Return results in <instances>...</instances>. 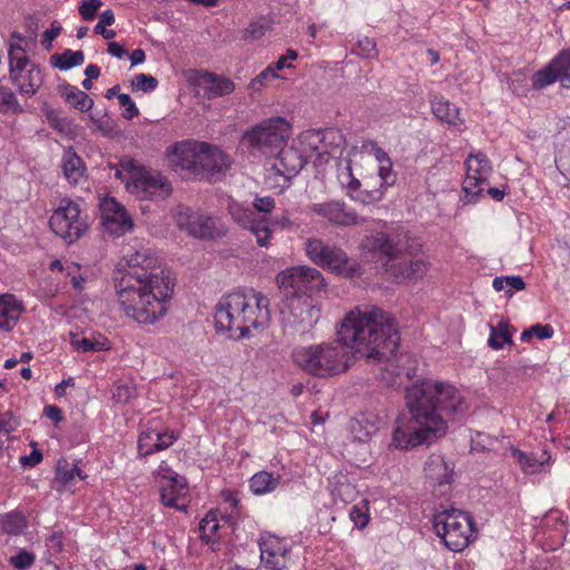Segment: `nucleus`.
<instances>
[{"mask_svg":"<svg viewBox=\"0 0 570 570\" xmlns=\"http://www.w3.org/2000/svg\"><path fill=\"white\" fill-rule=\"evenodd\" d=\"M199 82L204 87L205 96L208 99L223 97L235 90V83L229 78L210 71H204L199 77Z\"/></svg>","mask_w":570,"mask_h":570,"instance_id":"25","label":"nucleus"},{"mask_svg":"<svg viewBox=\"0 0 570 570\" xmlns=\"http://www.w3.org/2000/svg\"><path fill=\"white\" fill-rule=\"evenodd\" d=\"M322 129H312L302 134V141L318 156H323Z\"/></svg>","mask_w":570,"mask_h":570,"instance_id":"49","label":"nucleus"},{"mask_svg":"<svg viewBox=\"0 0 570 570\" xmlns=\"http://www.w3.org/2000/svg\"><path fill=\"white\" fill-rule=\"evenodd\" d=\"M410 419L399 421L392 444L410 450L431 444L448 432V420L463 416L469 404L459 390L449 383L424 379L405 389Z\"/></svg>","mask_w":570,"mask_h":570,"instance_id":"2","label":"nucleus"},{"mask_svg":"<svg viewBox=\"0 0 570 570\" xmlns=\"http://www.w3.org/2000/svg\"><path fill=\"white\" fill-rule=\"evenodd\" d=\"M42 460V453L39 450H33L30 455L23 456L21 462L23 465L35 466Z\"/></svg>","mask_w":570,"mask_h":570,"instance_id":"64","label":"nucleus"},{"mask_svg":"<svg viewBox=\"0 0 570 570\" xmlns=\"http://www.w3.org/2000/svg\"><path fill=\"white\" fill-rule=\"evenodd\" d=\"M275 156L272 169L279 176L291 179L295 177L306 164L301 150L294 147H282Z\"/></svg>","mask_w":570,"mask_h":570,"instance_id":"23","label":"nucleus"},{"mask_svg":"<svg viewBox=\"0 0 570 570\" xmlns=\"http://www.w3.org/2000/svg\"><path fill=\"white\" fill-rule=\"evenodd\" d=\"M312 212L326 218L334 225L351 226L360 223L356 214L347 210L346 205L337 200L314 204Z\"/></svg>","mask_w":570,"mask_h":570,"instance_id":"24","label":"nucleus"},{"mask_svg":"<svg viewBox=\"0 0 570 570\" xmlns=\"http://www.w3.org/2000/svg\"><path fill=\"white\" fill-rule=\"evenodd\" d=\"M202 145L205 147L202 148L198 156L196 178L208 181L216 180L230 168L233 159L218 147L210 146L207 142H202Z\"/></svg>","mask_w":570,"mask_h":570,"instance_id":"16","label":"nucleus"},{"mask_svg":"<svg viewBox=\"0 0 570 570\" xmlns=\"http://www.w3.org/2000/svg\"><path fill=\"white\" fill-rule=\"evenodd\" d=\"M354 51L364 58H374L377 56L376 43L368 37L360 39L357 41V48Z\"/></svg>","mask_w":570,"mask_h":570,"instance_id":"51","label":"nucleus"},{"mask_svg":"<svg viewBox=\"0 0 570 570\" xmlns=\"http://www.w3.org/2000/svg\"><path fill=\"white\" fill-rule=\"evenodd\" d=\"M321 140L323 142V156H334L335 154H341L345 145L344 135L336 128L322 129Z\"/></svg>","mask_w":570,"mask_h":570,"instance_id":"34","label":"nucleus"},{"mask_svg":"<svg viewBox=\"0 0 570 570\" xmlns=\"http://www.w3.org/2000/svg\"><path fill=\"white\" fill-rule=\"evenodd\" d=\"M262 563L271 570L287 569L292 561L291 546L283 539L268 534L259 542Z\"/></svg>","mask_w":570,"mask_h":570,"instance_id":"17","label":"nucleus"},{"mask_svg":"<svg viewBox=\"0 0 570 570\" xmlns=\"http://www.w3.org/2000/svg\"><path fill=\"white\" fill-rule=\"evenodd\" d=\"M507 281V294L512 296L513 291H522L525 288V283L521 276H504Z\"/></svg>","mask_w":570,"mask_h":570,"instance_id":"60","label":"nucleus"},{"mask_svg":"<svg viewBox=\"0 0 570 570\" xmlns=\"http://www.w3.org/2000/svg\"><path fill=\"white\" fill-rule=\"evenodd\" d=\"M322 312L313 297L291 295L281 309V324L285 335L303 336L321 320Z\"/></svg>","mask_w":570,"mask_h":570,"instance_id":"8","label":"nucleus"},{"mask_svg":"<svg viewBox=\"0 0 570 570\" xmlns=\"http://www.w3.org/2000/svg\"><path fill=\"white\" fill-rule=\"evenodd\" d=\"M274 206H275L274 198H272L269 196L258 197L255 199V202L253 204V209L256 210V216L258 218L265 219V215L271 213L272 209L274 208Z\"/></svg>","mask_w":570,"mask_h":570,"instance_id":"53","label":"nucleus"},{"mask_svg":"<svg viewBox=\"0 0 570 570\" xmlns=\"http://www.w3.org/2000/svg\"><path fill=\"white\" fill-rule=\"evenodd\" d=\"M219 529V522L214 512H208L199 523L202 540L209 543Z\"/></svg>","mask_w":570,"mask_h":570,"instance_id":"43","label":"nucleus"},{"mask_svg":"<svg viewBox=\"0 0 570 570\" xmlns=\"http://www.w3.org/2000/svg\"><path fill=\"white\" fill-rule=\"evenodd\" d=\"M377 159L381 163L379 167L380 188L383 190V187L392 186L395 183V175L392 170V163L384 151L377 150Z\"/></svg>","mask_w":570,"mask_h":570,"instance_id":"41","label":"nucleus"},{"mask_svg":"<svg viewBox=\"0 0 570 570\" xmlns=\"http://www.w3.org/2000/svg\"><path fill=\"white\" fill-rule=\"evenodd\" d=\"M346 181L342 180L351 193V197L362 204H371L382 199L384 190L381 188L374 189H361V183L358 179L352 176L351 167H347Z\"/></svg>","mask_w":570,"mask_h":570,"instance_id":"30","label":"nucleus"},{"mask_svg":"<svg viewBox=\"0 0 570 570\" xmlns=\"http://www.w3.org/2000/svg\"><path fill=\"white\" fill-rule=\"evenodd\" d=\"M436 534L445 547L454 552L464 550L475 533L472 517L462 510L449 509L436 513L433 518Z\"/></svg>","mask_w":570,"mask_h":570,"instance_id":"9","label":"nucleus"},{"mask_svg":"<svg viewBox=\"0 0 570 570\" xmlns=\"http://www.w3.org/2000/svg\"><path fill=\"white\" fill-rule=\"evenodd\" d=\"M102 7L101 0H83L79 6V13L86 21L92 20Z\"/></svg>","mask_w":570,"mask_h":570,"instance_id":"50","label":"nucleus"},{"mask_svg":"<svg viewBox=\"0 0 570 570\" xmlns=\"http://www.w3.org/2000/svg\"><path fill=\"white\" fill-rule=\"evenodd\" d=\"M265 27L262 23L258 22H252L245 30V36L247 38L258 40L265 35Z\"/></svg>","mask_w":570,"mask_h":570,"instance_id":"61","label":"nucleus"},{"mask_svg":"<svg viewBox=\"0 0 570 570\" xmlns=\"http://www.w3.org/2000/svg\"><path fill=\"white\" fill-rule=\"evenodd\" d=\"M178 438L179 435L174 431H158V452L168 449Z\"/></svg>","mask_w":570,"mask_h":570,"instance_id":"56","label":"nucleus"},{"mask_svg":"<svg viewBox=\"0 0 570 570\" xmlns=\"http://www.w3.org/2000/svg\"><path fill=\"white\" fill-rule=\"evenodd\" d=\"M61 26L58 22H52L51 27L46 30L42 35V45L49 49L51 42L60 35Z\"/></svg>","mask_w":570,"mask_h":570,"instance_id":"59","label":"nucleus"},{"mask_svg":"<svg viewBox=\"0 0 570 570\" xmlns=\"http://www.w3.org/2000/svg\"><path fill=\"white\" fill-rule=\"evenodd\" d=\"M100 210L101 224L109 234L118 237L132 229V219L115 198H105L100 203Z\"/></svg>","mask_w":570,"mask_h":570,"instance_id":"18","label":"nucleus"},{"mask_svg":"<svg viewBox=\"0 0 570 570\" xmlns=\"http://www.w3.org/2000/svg\"><path fill=\"white\" fill-rule=\"evenodd\" d=\"M372 249L380 259H384L385 272L396 282L417 281L428 271L422 258L411 256L409 238L405 235L379 233L373 237Z\"/></svg>","mask_w":570,"mask_h":570,"instance_id":"5","label":"nucleus"},{"mask_svg":"<svg viewBox=\"0 0 570 570\" xmlns=\"http://www.w3.org/2000/svg\"><path fill=\"white\" fill-rule=\"evenodd\" d=\"M400 344L396 323L386 312L379 307H365L351 311L341 322L336 338L330 342L301 346L293 351L295 364L305 373L326 379L346 372L358 354L373 362H387L383 380L390 385L403 384L402 377L410 379V373L396 372L391 357Z\"/></svg>","mask_w":570,"mask_h":570,"instance_id":"1","label":"nucleus"},{"mask_svg":"<svg viewBox=\"0 0 570 570\" xmlns=\"http://www.w3.org/2000/svg\"><path fill=\"white\" fill-rule=\"evenodd\" d=\"M157 86L158 80L151 75L139 73L131 80V89L134 91L151 92Z\"/></svg>","mask_w":570,"mask_h":570,"instance_id":"47","label":"nucleus"},{"mask_svg":"<svg viewBox=\"0 0 570 570\" xmlns=\"http://www.w3.org/2000/svg\"><path fill=\"white\" fill-rule=\"evenodd\" d=\"M170 483L161 489L160 499L164 505L177 510L184 509L178 504L179 498L187 493V482L185 478L175 473L169 478Z\"/></svg>","mask_w":570,"mask_h":570,"instance_id":"29","label":"nucleus"},{"mask_svg":"<svg viewBox=\"0 0 570 570\" xmlns=\"http://www.w3.org/2000/svg\"><path fill=\"white\" fill-rule=\"evenodd\" d=\"M49 550L55 553L61 552L63 549V533L61 531L53 532L46 542Z\"/></svg>","mask_w":570,"mask_h":570,"instance_id":"58","label":"nucleus"},{"mask_svg":"<svg viewBox=\"0 0 570 570\" xmlns=\"http://www.w3.org/2000/svg\"><path fill=\"white\" fill-rule=\"evenodd\" d=\"M425 479L429 484L443 495L450 488L453 476V468L441 455L432 454L424 466Z\"/></svg>","mask_w":570,"mask_h":570,"instance_id":"21","label":"nucleus"},{"mask_svg":"<svg viewBox=\"0 0 570 570\" xmlns=\"http://www.w3.org/2000/svg\"><path fill=\"white\" fill-rule=\"evenodd\" d=\"M281 474L263 470L249 479V488L255 495H264L274 492L281 484Z\"/></svg>","mask_w":570,"mask_h":570,"instance_id":"31","label":"nucleus"},{"mask_svg":"<svg viewBox=\"0 0 570 570\" xmlns=\"http://www.w3.org/2000/svg\"><path fill=\"white\" fill-rule=\"evenodd\" d=\"M558 81L564 88H570V50H562L551 62Z\"/></svg>","mask_w":570,"mask_h":570,"instance_id":"37","label":"nucleus"},{"mask_svg":"<svg viewBox=\"0 0 570 570\" xmlns=\"http://www.w3.org/2000/svg\"><path fill=\"white\" fill-rule=\"evenodd\" d=\"M269 320V299L255 291L229 293L220 298L215 311L216 327L237 338L249 336L252 330L265 328Z\"/></svg>","mask_w":570,"mask_h":570,"instance_id":"4","label":"nucleus"},{"mask_svg":"<svg viewBox=\"0 0 570 570\" xmlns=\"http://www.w3.org/2000/svg\"><path fill=\"white\" fill-rule=\"evenodd\" d=\"M50 61L55 68L66 71L73 67L81 66L85 62V53L81 50L73 51L66 49L62 53L52 55Z\"/></svg>","mask_w":570,"mask_h":570,"instance_id":"35","label":"nucleus"},{"mask_svg":"<svg viewBox=\"0 0 570 570\" xmlns=\"http://www.w3.org/2000/svg\"><path fill=\"white\" fill-rule=\"evenodd\" d=\"M175 222L180 229L197 238H215L222 234L218 219L194 212L189 207L179 206L175 213Z\"/></svg>","mask_w":570,"mask_h":570,"instance_id":"14","label":"nucleus"},{"mask_svg":"<svg viewBox=\"0 0 570 570\" xmlns=\"http://www.w3.org/2000/svg\"><path fill=\"white\" fill-rule=\"evenodd\" d=\"M350 518L358 529H364L370 520L368 502L363 500L350 510Z\"/></svg>","mask_w":570,"mask_h":570,"instance_id":"45","label":"nucleus"},{"mask_svg":"<svg viewBox=\"0 0 570 570\" xmlns=\"http://www.w3.org/2000/svg\"><path fill=\"white\" fill-rule=\"evenodd\" d=\"M49 226L66 244L76 243L88 229L80 205L69 198H62L53 210Z\"/></svg>","mask_w":570,"mask_h":570,"instance_id":"11","label":"nucleus"},{"mask_svg":"<svg viewBox=\"0 0 570 570\" xmlns=\"http://www.w3.org/2000/svg\"><path fill=\"white\" fill-rule=\"evenodd\" d=\"M8 50L9 79L13 87L24 97H33L43 83L42 69L32 61L22 47L26 40L20 33L13 32Z\"/></svg>","mask_w":570,"mask_h":570,"instance_id":"6","label":"nucleus"},{"mask_svg":"<svg viewBox=\"0 0 570 570\" xmlns=\"http://www.w3.org/2000/svg\"><path fill=\"white\" fill-rule=\"evenodd\" d=\"M127 190L140 199H165L173 189L160 173L138 167L129 171Z\"/></svg>","mask_w":570,"mask_h":570,"instance_id":"13","label":"nucleus"},{"mask_svg":"<svg viewBox=\"0 0 570 570\" xmlns=\"http://www.w3.org/2000/svg\"><path fill=\"white\" fill-rule=\"evenodd\" d=\"M276 282L286 297L291 295L313 297L326 286L323 274L309 266L286 268L277 275Z\"/></svg>","mask_w":570,"mask_h":570,"instance_id":"12","label":"nucleus"},{"mask_svg":"<svg viewBox=\"0 0 570 570\" xmlns=\"http://www.w3.org/2000/svg\"><path fill=\"white\" fill-rule=\"evenodd\" d=\"M556 165L559 169V171L570 180V146L567 148V150L562 154H560L556 158Z\"/></svg>","mask_w":570,"mask_h":570,"instance_id":"54","label":"nucleus"},{"mask_svg":"<svg viewBox=\"0 0 570 570\" xmlns=\"http://www.w3.org/2000/svg\"><path fill=\"white\" fill-rule=\"evenodd\" d=\"M173 274L149 248L127 254L117 265L114 282L126 316L151 325L167 313L175 287Z\"/></svg>","mask_w":570,"mask_h":570,"instance_id":"3","label":"nucleus"},{"mask_svg":"<svg viewBox=\"0 0 570 570\" xmlns=\"http://www.w3.org/2000/svg\"><path fill=\"white\" fill-rule=\"evenodd\" d=\"M205 146L198 141H179L167 150L170 166L176 170L188 171L196 178L198 156Z\"/></svg>","mask_w":570,"mask_h":570,"instance_id":"19","label":"nucleus"},{"mask_svg":"<svg viewBox=\"0 0 570 570\" xmlns=\"http://www.w3.org/2000/svg\"><path fill=\"white\" fill-rule=\"evenodd\" d=\"M26 528V520L21 513L9 512L0 515V529L8 534H20Z\"/></svg>","mask_w":570,"mask_h":570,"instance_id":"38","label":"nucleus"},{"mask_svg":"<svg viewBox=\"0 0 570 570\" xmlns=\"http://www.w3.org/2000/svg\"><path fill=\"white\" fill-rule=\"evenodd\" d=\"M512 337L508 328V324L500 322L498 327L491 326V333L488 344L493 350H500L505 344H511Z\"/></svg>","mask_w":570,"mask_h":570,"instance_id":"40","label":"nucleus"},{"mask_svg":"<svg viewBox=\"0 0 570 570\" xmlns=\"http://www.w3.org/2000/svg\"><path fill=\"white\" fill-rule=\"evenodd\" d=\"M158 431L156 429L144 430L138 439L139 454L147 456L158 452Z\"/></svg>","mask_w":570,"mask_h":570,"instance_id":"39","label":"nucleus"},{"mask_svg":"<svg viewBox=\"0 0 570 570\" xmlns=\"http://www.w3.org/2000/svg\"><path fill=\"white\" fill-rule=\"evenodd\" d=\"M229 213L240 226L252 232L261 247L268 246L272 230L266 219L256 216V210L253 207H244L235 203L229 206Z\"/></svg>","mask_w":570,"mask_h":570,"instance_id":"20","label":"nucleus"},{"mask_svg":"<svg viewBox=\"0 0 570 570\" xmlns=\"http://www.w3.org/2000/svg\"><path fill=\"white\" fill-rule=\"evenodd\" d=\"M531 334L540 340L551 338L553 336V327L550 324H534L530 326Z\"/></svg>","mask_w":570,"mask_h":570,"instance_id":"57","label":"nucleus"},{"mask_svg":"<svg viewBox=\"0 0 570 570\" xmlns=\"http://www.w3.org/2000/svg\"><path fill=\"white\" fill-rule=\"evenodd\" d=\"M76 475L80 480H85L87 474H83L81 469L77 465H70L66 459H59L56 466V480L62 487L69 485L76 478Z\"/></svg>","mask_w":570,"mask_h":570,"instance_id":"36","label":"nucleus"},{"mask_svg":"<svg viewBox=\"0 0 570 570\" xmlns=\"http://www.w3.org/2000/svg\"><path fill=\"white\" fill-rule=\"evenodd\" d=\"M380 421L376 416H367L362 414L351 423V431L354 439L365 442L379 431Z\"/></svg>","mask_w":570,"mask_h":570,"instance_id":"33","label":"nucleus"},{"mask_svg":"<svg viewBox=\"0 0 570 570\" xmlns=\"http://www.w3.org/2000/svg\"><path fill=\"white\" fill-rule=\"evenodd\" d=\"M289 132L291 126L285 118L272 117L246 130L242 141L253 155L274 157L286 146Z\"/></svg>","mask_w":570,"mask_h":570,"instance_id":"7","label":"nucleus"},{"mask_svg":"<svg viewBox=\"0 0 570 570\" xmlns=\"http://www.w3.org/2000/svg\"><path fill=\"white\" fill-rule=\"evenodd\" d=\"M0 111L1 112H20L22 108L14 95V92L6 87L0 85Z\"/></svg>","mask_w":570,"mask_h":570,"instance_id":"42","label":"nucleus"},{"mask_svg":"<svg viewBox=\"0 0 570 570\" xmlns=\"http://www.w3.org/2000/svg\"><path fill=\"white\" fill-rule=\"evenodd\" d=\"M305 250L314 264L336 275L352 278L361 274L360 265L334 244L321 238H308L305 242Z\"/></svg>","mask_w":570,"mask_h":570,"instance_id":"10","label":"nucleus"},{"mask_svg":"<svg viewBox=\"0 0 570 570\" xmlns=\"http://www.w3.org/2000/svg\"><path fill=\"white\" fill-rule=\"evenodd\" d=\"M61 168L66 179L72 185H79L86 179L87 168L85 163L72 147L63 150Z\"/></svg>","mask_w":570,"mask_h":570,"instance_id":"26","label":"nucleus"},{"mask_svg":"<svg viewBox=\"0 0 570 570\" xmlns=\"http://www.w3.org/2000/svg\"><path fill=\"white\" fill-rule=\"evenodd\" d=\"M511 456L527 475L546 472L552 462V456L547 450L525 452L511 448Z\"/></svg>","mask_w":570,"mask_h":570,"instance_id":"22","label":"nucleus"},{"mask_svg":"<svg viewBox=\"0 0 570 570\" xmlns=\"http://www.w3.org/2000/svg\"><path fill=\"white\" fill-rule=\"evenodd\" d=\"M18 426L17 419L11 412L0 414V433L9 434Z\"/></svg>","mask_w":570,"mask_h":570,"instance_id":"55","label":"nucleus"},{"mask_svg":"<svg viewBox=\"0 0 570 570\" xmlns=\"http://www.w3.org/2000/svg\"><path fill=\"white\" fill-rule=\"evenodd\" d=\"M119 105L124 108L122 117L127 120H131L139 115V110L135 101L129 95H118Z\"/></svg>","mask_w":570,"mask_h":570,"instance_id":"52","label":"nucleus"},{"mask_svg":"<svg viewBox=\"0 0 570 570\" xmlns=\"http://www.w3.org/2000/svg\"><path fill=\"white\" fill-rule=\"evenodd\" d=\"M298 57L297 51L294 49H287L286 53L278 58V60L273 65L277 70H282L285 67H291V65L287 63L288 60H296Z\"/></svg>","mask_w":570,"mask_h":570,"instance_id":"62","label":"nucleus"},{"mask_svg":"<svg viewBox=\"0 0 570 570\" xmlns=\"http://www.w3.org/2000/svg\"><path fill=\"white\" fill-rule=\"evenodd\" d=\"M36 561V556L27 550H20L17 554L10 557L9 563L18 570L30 569Z\"/></svg>","mask_w":570,"mask_h":570,"instance_id":"48","label":"nucleus"},{"mask_svg":"<svg viewBox=\"0 0 570 570\" xmlns=\"http://www.w3.org/2000/svg\"><path fill=\"white\" fill-rule=\"evenodd\" d=\"M560 76H557L552 66L549 63L547 67L538 70L532 76V86L534 89H542L556 81Z\"/></svg>","mask_w":570,"mask_h":570,"instance_id":"44","label":"nucleus"},{"mask_svg":"<svg viewBox=\"0 0 570 570\" xmlns=\"http://www.w3.org/2000/svg\"><path fill=\"white\" fill-rule=\"evenodd\" d=\"M466 177L462 189L465 194L464 203H472L483 191V185L492 173V166L485 154L478 151L470 154L464 163Z\"/></svg>","mask_w":570,"mask_h":570,"instance_id":"15","label":"nucleus"},{"mask_svg":"<svg viewBox=\"0 0 570 570\" xmlns=\"http://www.w3.org/2000/svg\"><path fill=\"white\" fill-rule=\"evenodd\" d=\"M71 343L77 350H81L83 352L105 351L109 348L108 341L106 338L96 340L90 337H81L73 338Z\"/></svg>","mask_w":570,"mask_h":570,"instance_id":"46","label":"nucleus"},{"mask_svg":"<svg viewBox=\"0 0 570 570\" xmlns=\"http://www.w3.org/2000/svg\"><path fill=\"white\" fill-rule=\"evenodd\" d=\"M433 115L443 122L452 126L462 125L464 120L460 117V108L440 95H432L430 98Z\"/></svg>","mask_w":570,"mask_h":570,"instance_id":"27","label":"nucleus"},{"mask_svg":"<svg viewBox=\"0 0 570 570\" xmlns=\"http://www.w3.org/2000/svg\"><path fill=\"white\" fill-rule=\"evenodd\" d=\"M22 312L21 303L11 294L0 296V328L10 331Z\"/></svg>","mask_w":570,"mask_h":570,"instance_id":"28","label":"nucleus"},{"mask_svg":"<svg viewBox=\"0 0 570 570\" xmlns=\"http://www.w3.org/2000/svg\"><path fill=\"white\" fill-rule=\"evenodd\" d=\"M58 91L69 105L79 111H88L94 106V100L76 86L63 83L58 87Z\"/></svg>","mask_w":570,"mask_h":570,"instance_id":"32","label":"nucleus"},{"mask_svg":"<svg viewBox=\"0 0 570 570\" xmlns=\"http://www.w3.org/2000/svg\"><path fill=\"white\" fill-rule=\"evenodd\" d=\"M220 495H222L223 501L225 503H227L229 505V508H232L233 510L238 509L239 500L235 492H233L230 490H223Z\"/></svg>","mask_w":570,"mask_h":570,"instance_id":"63","label":"nucleus"}]
</instances>
